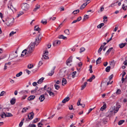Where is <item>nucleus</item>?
Masks as SVG:
<instances>
[{
	"instance_id": "obj_23",
	"label": "nucleus",
	"mask_w": 127,
	"mask_h": 127,
	"mask_svg": "<svg viewBox=\"0 0 127 127\" xmlns=\"http://www.w3.org/2000/svg\"><path fill=\"white\" fill-rule=\"evenodd\" d=\"M126 44L127 43H122L121 44H120L119 45V46L120 48H122L124 47Z\"/></svg>"
},
{
	"instance_id": "obj_27",
	"label": "nucleus",
	"mask_w": 127,
	"mask_h": 127,
	"mask_svg": "<svg viewBox=\"0 0 127 127\" xmlns=\"http://www.w3.org/2000/svg\"><path fill=\"white\" fill-rule=\"evenodd\" d=\"M35 96H30L28 98V100H32L34 99Z\"/></svg>"
},
{
	"instance_id": "obj_18",
	"label": "nucleus",
	"mask_w": 127,
	"mask_h": 127,
	"mask_svg": "<svg viewBox=\"0 0 127 127\" xmlns=\"http://www.w3.org/2000/svg\"><path fill=\"white\" fill-rule=\"evenodd\" d=\"M45 98L44 96H40L39 97V99L41 102L43 101Z\"/></svg>"
},
{
	"instance_id": "obj_9",
	"label": "nucleus",
	"mask_w": 127,
	"mask_h": 127,
	"mask_svg": "<svg viewBox=\"0 0 127 127\" xmlns=\"http://www.w3.org/2000/svg\"><path fill=\"white\" fill-rule=\"evenodd\" d=\"M47 91L49 94L50 95H54V93L51 91V88L48 87L47 90Z\"/></svg>"
},
{
	"instance_id": "obj_28",
	"label": "nucleus",
	"mask_w": 127,
	"mask_h": 127,
	"mask_svg": "<svg viewBox=\"0 0 127 127\" xmlns=\"http://www.w3.org/2000/svg\"><path fill=\"white\" fill-rule=\"evenodd\" d=\"M87 84V82H85L84 83V85H82V86L81 90H82L84 89L86 87V85Z\"/></svg>"
},
{
	"instance_id": "obj_62",
	"label": "nucleus",
	"mask_w": 127,
	"mask_h": 127,
	"mask_svg": "<svg viewBox=\"0 0 127 127\" xmlns=\"http://www.w3.org/2000/svg\"><path fill=\"white\" fill-rule=\"evenodd\" d=\"M30 127H36L35 125L34 124H31L29 126Z\"/></svg>"
},
{
	"instance_id": "obj_41",
	"label": "nucleus",
	"mask_w": 127,
	"mask_h": 127,
	"mask_svg": "<svg viewBox=\"0 0 127 127\" xmlns=\"http://www.w3.org/2000/svg\"><path fill=\"white\" fill-rule=\"evenodd\" d=\"M110 66H108L106 68L105 70L107 72H109L110 70Z\"/></svg>"
},
{
	"instance_id": "obj_58",
	"label": "nucleus",
	"mask_w": 127,
	"mask_h": 127,
	"mask_svg": "<svg viewBox=\"0 0 127 127\" xmlns=\"http://www.w3.org/2000/svg\"><path fill=\"white\" fill-rule=\"evenodd\" d=\"M6 95V92L4 91H2L1 92L0 95Z\"/></svg>"
},
{
	"instance_id": "obj_22",
	"label": "nucleus",
	"mask_w": 127,
	"mask_h": 127,
	"mask_svg": "<svg viewBox=\"0 0 127 127\" xmlns=\"http://www.w3.org/2000/svg\"><path fill=\"white\" fill-rule=\"evenodd\" d=\"M38 88L37 87H36L35 88V89L34 90H31V94H33L35 93L36 91V90L38 89Z\"/></svg>"
},
{
	"instance_id": "obj_38",
	"label": "nucleus",
	"mask_w": 127,
	"mask_h": 127,
	"mask_svg": "<svg viewBox=\"0 0 127 127\" xmlns=\"http://www.w3.org/2000/svg\"><path fill=\"white\" fill-rule=\"evenodd\" d=\"M24 14V13L23 11H20L18 14L17 15V17H19L21 16V15L23 14Z\"/></svg>"
},
{
	"instance_id": "obj_26",
	"label": "nucleus",
	"mask_w": 127,
	"mask_h": 127,
	"mask_svg": "<svg viewBox=\"0 0 127 127\" xmlns=\"http://www.w3.org/2000/svg\"><path fill=\"white\" fill-rule=\"evenodd\" d=\"M13 116V115L9 113H7L5 115V117H11Z\"/></svg>"
},
{
	"instance_id": "obj_56",
	"label": "nucleus",
	"mask_w": 127,
	"mask_h": 127,
	"mask_svg": "<svg viewBox=\"0 0 127 127\" xmlns=\"http://www.w3.org/2000/svg\"><path fill=\"white\" fill-rule=\"evenodd\" d=\"M55 89L57 90H58L60 87L59 86L57 85L56 84L55 85Z\"/></svg>"
},
{
	"instance_id": "obj_19",
	"label": "nucleus",
	"mask_w": 127,
	"mask_h": 127,
	"mask_svg": "<svg viewBox=\"0 0 127 127\" xmlns=\"http://www.w3.org/2000/svg\"><path fill=\"white\" fill-rule=\"evenodd\" d=\"M44 77H42L38 81L37 83L39 84H41L43 82V80H44Z\"/></svg>"
},
{
	"instance_id": "obj_36",
	"label": "nucleus",
	"mask_w": 127,
	"mask_h": 127,
	"mask_svg": "<svg viewBox=\"0 0 127 127\" xmlns=\"http://www.w3.org/2000/svg\"><path fill=\"white\" fill-rule=\"evenodd\" d=\"M76 71H74L71 73V75L73 78H74L75 77V75L76 74Z\"/></svg>"
},
{
	"instance_id": "obj_33",
	"label": "nucleus",
	"mask_w": 127,
	"mask_h": 127,
	"mask_svg": "<svg viewBox=\"0 0 127 127\" xmlns=\"http://www.w3.org/2000/svg\"><path fill=\"white\" fill-rule=\"evenodd\" d=\"M104 25V24L103 23H101L100 24L98 25L97 27L98 28H101Z\"/></svg>"
},
{
	"instance_id": "obj_59",
	"label": "nucleus",
	"mask_w": 127,
	"mask_h": 127,
	"mask_svg": "<svg viewBox=\"0 0 127 127\" xmlns=\"http://www.w3.org/2000/svg\"><path fill=\"white\" fill-rule=\"evenodd\" d=\"M21 93H25L26 94L28 93V91L27 90H24L21 92Z\"/></svg>"
},
{
	"instance_id": "obj_10",
	"label": "nucleus",
	"mask_w": 127,
	"mask_h": 127,
	"mask_svg": "<svg viewBox=\"0 0 127 127\" xmlns=\"http://www.w3.org/2000/svg\"><path fill=\"white\" fill-rule=\"evenodd\" d=\"M60 41L59 40H55L53 43V45L54 46L57 45L58 44L60 43Z\"/></svg>"
},
{
	"instance_id": "obj_15",
	"label": "nucleus",
	"mask_w": 127,
	"mask_h": 127,
	"mask_svg": "<svg viewBox=\"0 0 127 127\" xmlns=\"http://www.w3.org/2000/svg\"><path fill=\"white\" fill-rule=\"evenodd\" d=\"M69 99V98L68 97H67L64 98L62 101V102L63 103H65L68 101Z\"/></svg>"
},
{
	"instance_id": "obj_30",
	"label": "nucleus",
	"mask_w": 127,
	"mask_h": 127,
	"mask_svg": "<svg viewBox=\"0 0 127 127\" xmlns=\"http://www.w3.org/2000/svg\"><path fill=\"white\" fill-rule=\"evenodd\" d=\"M72 61V58L71 57H70L67 60L66 62H67V64L68 63H70Z\"/></svg>"
},
{
	"instance_id": "obj_31",
	"label": "nucleus",
	"mask_w": 127,
	"mask_h": 127,
	"mask_svg": "<svg viewBox=\"0 0 127 127\" xmlns=\"http://www.w3.org/2000/svg\"><path fill=\"white\" fill-rule=\"evenodd\" d=\"M113 49V47H111L109 48L108 51L106 52V54L107 55H108L109 53L110 52V51H111V50Z\"/></svg>"
},
{
	"instance_id": "obj_16",
	"label": "nucleus",
	"mask_w": 127,
	"mask_h": 127,
	"mask_svg": "<svg viewBox=\"0 0 127 127\" xmlns=\"http://www.w3.org/2000/svg\"><path fill=\"white\" fill-rule=\"evenodd\" d=\"M67 83V82L65 78H63L62 79V84L63 85L66 84Z\"/></svg>"
},
{
	"instance_id": "obj_42",
	"label": "nucleus",
	"mask_w": 127,
	"mask_h": 127,
	"mask_svg": "<svg viewBox=\"0 0 127 127\" xmlns=\"http://www.w3.org/2000/svg\"><path fill=\"white\" fill-rule=\"evenodd\" d=\"M89 17V16L87 15H85L84 16V18L83 19V21H84L85 19H88Z\"/></svg>"
},
{
	"instance_id": "obj_52",
	"label": "nucleus",
	"mask_w": 127,
	"mask_h": 127,
	"mask_svg": "<svg viewBox=\"0 0 127 127\" xmlns=\"http://www.w3.org/2000/svg\"><path fill=\"white\" fill-rule=\"evenodd\" d=\"M16 33V32H14L13 31H12L10 33V34H9V35L10 36H12L13 35V34H14L15 33Z\"/></svg>"
},
{
	"instance_id": "obj_3",
	"label": "nucleus",
	"mask_w": 127,
	"mask_h": 127,
	"mask_svg": "<svg viewBox=\"0 0 127 127\" xmlns=\"http://www.w3.org/2000/svg\"><path fill=\"white\" fill-rule=\"evenodd\" d=\"M14 20V18L12 17L7 18L5 20L6 21V24L8 26L12 25L13 22Z\"/></svg>"
},
{
	"instance_id": "obj_17",
	"label": "nucleus",
	"mask_w": 127,
	"mask_h": 127,
	"mask_svg": "<svg viewBox=\"0 0 127 127\" xmlns=\"http://www.w3.org/2000/svg\"><path fill=\"white\" fill-rule=\"evenodd\" d=\"M40 7V6L38 5H36L35 7L33 10V11L36 12L37 10Z\"/></svg>"
},
{
	"instance_id": "obj_57",
	"label": "nucleus",
	"mask_w": 127,
	"mask_h": 127,
	"mask_svg": "<svg viewBox=\"0 0 127 127\" xmlns=\"http://www.w3.org/2000/svg\"><path fill=\"white\" fill-rule=\"evenodd\" d=\"M8 8L9 9H10L12 10V8H13V7L11 5H8Z\"/></svg>"
},
{
	"instance_id": "obj_43",
	"label": "nucleus",
	"mask_w": 127,
	"mask_h": 127,
	"mask_svg": "<svg viewBox=\"0 0 127 127\" xmlns=\"http://www.w3.org/2000/svg\"><path fill=\"white\" fill-rule=\"evenodd\" d=\"M125 121L123 120H121L118 122V124L119 125H121Z\"/></svg>"
},
{
	"instance_id": "obj_1",
	"label": "nucleus",
	"mask_w": 127,
	"mask_h": 127,
	"mask_svg": "<svg viewBox=\"0 0 127 127\" xmlns=\"http://www.w3.org/2000/svg\"><path fill=\"white\" fill-rule=\"evenodd\" d=\"M42 37V36H41V34L40 33L38 36L37 37L35 38V42L32 43L30 47H31V48L34 49L35 45V44L36 46L38 45L41 41Z\"/></svg>"
},
{
	"instance_id": "obj_53",
	"label": "nucleus",
	"mask_w": 127,
	"mask_h": 127,
	"mask_svg": "<svg viewBox=\"0 0 127 127\" xmlns=\"http://www.w3.org/2000/svg\"><path fill=\"white\" fill-rule=\"evenodd\" d=\"M81 100V99L80 98H79L78 99V102L77 103V105L78 106H79L80 105V101Z\"/></svg>"
},
{
	"instance_id": "obj_54",
	"label": "nucleus",
	"mask_w": 127,
	"mask_h": 127,
	"mask_svg": "<svg viewBox=\"0 0 127 127\" xmlns=\"http://www.w3.org/2000/svg\"><path fill=\"white\" fill-rule=\"evenodd\" d=\"M121 91L120 89H118L116 92V94L117 95H119L121 94Z\"/></svg>"
},
{
	"instance_id": "obj_45",
	"label": "nucleus",
	"mask_w": 127,
	"mask_h": 127,
	"mask_svg": "<svg viewBox=\"0 0 127 127\" xmlns=\"http://www.w3.org/2000/svg\"><path fill=\"white\" fill-rule=\"evenodd\" d=\"M22 72L21 71L19 73H17L16 75V76L17 77H19L21 75H22Z\"/></svg>"
},
{
	"instance_id": "obj_6",
	"label": "nucleus",
	"mask_w": 127,
	"mask_h": 127,
	"mask_svg": "<svg viewBox=\"0 0 127 127\" xmlns=\"http://www.w3.org/2000/svg\"><path fill=\"white\" fill-rule=\"evenodd\" d=\"M34 30L35 31H38V32H37V35H38L37 36V37L39 35V34L40 33H41V36H42V35H41V33H40V31L41 30V29L40 28H39L38 27V26H35L34 27Z\"/></svg>"
},
{
	"instance_id": "obj_21",
	"label": "nucleus",
	"mask_w": 127,
	"mask_h": 127,
	"mask_svg": "<svg viewBox=\"0 0 127 127\" xmlns=\"http://www.w3.org/2000/svg\"><path fill=\"white\" fill-rule=\"evenodd\" d=\"M58 38L59 39H67L66 37L64 36L63 35H60L58 36Z\"/></svg>"
},
{
	"instance_id": "obj_35",
	"label": "nucleus",
	"mask_w": 127,
	"mask_h": 127,
	"mask_svg": "<svg viewBox=\"0 0 127 127\" xmlns=\"http://www.w3.org/2000/svg\"><path fill=\"white\" fill-rule=\"evenodd\" d=\"M30 47L29 51L28 52V53L30 54L31 53L32 51L33 50L34 48H31V47Z\"/></svg>"
},
{
	"instance_id": "obj_4",
	"label": "nucleus",
	"mask_w": 127,
	"mask_h": 127,
	"mask_svg": "<svg viewBox=\"0 0 127 127\" xmlns=\"http://www.w3.org/2000/svg\"><path fill=\"white\" fill-rule=\"evenodd\" d=\"M29 7V4L27 3H24L22 5V8L24 10H27Z\"/></svg>"
},
{
	"instance_id": "obj_37",
	"label": "nucleus",
	"mask_w": 127,
	"mask_h": 127,
	"mask_svg": "<svg viewBox=\"0 0 127 127\" xmlns=\"http://www.w3.org/2000/svg\"><path fill=\"white\" fill-rule=\"evenodd\" d=\"M41 23L44 24H46L47 23V20L45 19L42 20L41 21Z\"/></svg>"
},
{
	"instance_id": "obj_5",
	"label": "nucleus",
	"mask_w": 127,
	"mask_h": 127,
	"mask_svg": "<svg viewBox=\"0 0 127 127\" xmlns=\"http://www.w3.org/2000/svg\"><path fill=\"white\" fill-rule=\"evenodd\" d=\"M48 53V51L47 50H46L44 53V55H43L42 57L41 58L42 60L44 61V59H48L49 58V57L47 55Z\"/></svg>"
},
{
	"instance_id": "obj_51",
	"label": "nucleus",
	"mask_w": 127,
	"mask_h": 127,
	"mask_svg": "<svg viewBox=\"0 0 127 127\" xmlns=\"http://www.w3.org/2000/svg\"><path fill=\"white\" fill-rule=\"evenodd\" d=\"M79 12V9H77L75 10L73 12H72V13L73 14H76L77 13L76 12Z\"/></svg>"
},
{
	"instance_id": "obj_50",
	"label": "nucleus",
	"mask_w": 127,
	"mask_h": 127,
	"mask_svg": "<svg viewBox=\"0 0 127 127\" xmlns=\"http://www.w3.org/2000/svg\"><path fill=\"white\" fill-rule=\"evenodd\" d=\"M123 9L124 10L127 9V6H125L124 4H123Z\"/></svg>"
},
{
	"instance_id": "obj_11",
	"label": "nucleus",
	"mask_w": 127,
	"mask_h": 127,
	"mask_svg": "<svg viewBox=\"0 0 127 127\" xmlns=\"http://www.w3.org/2000/svg\"><path fill=\"white\" fill-rule=\"evenodd\" d=\"M95 76L94 75H92L91 77H90L89 79L87 80V81H89L90 82H91L92 80L95 79Z\"/></svg>"
},
{
	"instance_id": "obj_29",
	"label": "nucleus",
	"mask_w": 127,
	"mask_h": 127,
	"mask_svg": "<svg viewBox=\"0 0 127 127\" xmlns=\"http://www.w3.org/2000/svg\"><path fill=\"white\" fill-rule=\"evenodd\" d=\"M101 58L99 57L96 60V64L101 63Z\"/></svg>"
},
{
	"instance_id": "obj_60",
	"label": "nucleus",
	"mask_w": 127,
	"mask_h": 127,
	"mask_svg": "<svg viewBox=\"0 0 127 127\" xmlns=\"http://www.w3.org/2000/svg\"><path fill=\"white\" fill-rule=\"evenodd\" d=\"M69 109L70 110H72L73 109V106L72 105H71L70 106H69Z\"/></svg>"
},
{
	"instance_id": "obj_44",
	"label": "nucleus",
	"mask_w": 127,
	"mask_h": 127,
	"mask_svg": "<svg viewBox=\"0 0 127 127\" xmlns=\"http://www.w3.org/2000/svg\"><path fill=\"white\" fill-rule=\"evenodd\" d=\"M28 109V108L27 107H25L23 108L22 112V113L26 111Z\"/></svg>"
},
{
	"instance_id": "obj_12",
	"label": "nucleus",
	"mask_w": 127,
	"mask_h": 127,
	"mask_svg": "<svg viewBox=\"0 0 127 127\" xmlns=\"http://www.w3.org/2000/svg\"><path fill=\"white\" fill-rule=\"evenodd\" d=\"M55 67H56L55 66H54L53 67L52 69L51 70V72H50L48 73V74L49 75H50V76H51L52 75H53V74L54 73V70L55 68Z\"/></svg>"
},
{
	"instance_id": "obj_13",
	"label": "nucleus",
	"mask_w": 127,
	"mask_h": 127,
	"mask_svg": "<svg viewBox=\"0 0 127 127\" xmlns=\"http://www.w3.org/2000/svg\"><path fill=\"white\" fill-rule=\"evenodd\" d=\"M16 102V99L15 97L13 98L10 101V103L12 105L14 104Z\"/></svg>"
},
{
	"instance_id": "obj_25",
	"label": "nucleus",
	"mask_w": 127,
	"mask_h": 127,
	"mask_svg": "<svg viewBox=\"0 0 127 127\" xmlns=\"http://www.w3.org/2000/svg\"><path fill=\"white\" fill-rule=\"evenodd\" d=\"M87 2L84 3L80 7V9H83L87 5Z\"/></svg>"
},
{
	"instance_id": "obj_47",
	"label": "nucleus",
	"mask_w": 127,
	"mask_h": 127,
	"mask_svg": "<svg viewBox=\"0 0 127 127\" xmlns=\"http://www.w3.org/2000/svg\"><path fill=\"white\" fill-rule=\"evenodd\" d=\"M116 3H112L111 5L109 6V7H113L114 6L116 5Z\"/></svg>"
},
{
	"instance_id": "obj_46",
	"label": "nucleus",
	"mask_w": 127,
	"mask_h": 127,
	"mask_svg": "<svg viewBox=\"0 0 127 127\" xmlns=\"http://www.w3.org/2000/svg\"><path fill=\"white\" fill-rule=\"evenodd\" d=\"M38 118H36L34 119L32 122L33 123H36L38 121Z\"/></svg>"
},
{
	"instance_id": "obj_34",
	"label": "nucleus",
	"mask_w": 127,
	"mask_h": 127,
	"mask_svg": "<svg viewBox=\"0 0 127 127\" xmlns=\"http://www.w3.org/2000/svg\"><path fill=\"white\" fill-rule=\"evenodd\" d=\"M106 108V104H104L100 108V110L103 111Z\"/></svg>"
},
{
	"instance_id": "obj_39",
	"label": "nucleus",
	"mask_w": 127,
	"mask_h": 127,
	"mask_svg": "<svg viewBox=\"0 0 127 127\" xmlns=\"http://www.w3.org/2000/svg\"><path fill=\"white\" fill-rule=\"evenodd\" d=\"M85 50V49L83 47H81L80 49V51L79 52L81 53L82 52L84 51Z\"/></svg>"
},
{
	"instance_id": "obj_64",
	"label": "nucleus",
	"mask_w": 127,
	"mask_h": 127,
	"mask_svg": "<svg viewBox=\"0 0 127 127\" xmlns=\"http://www.w3.org/2000/svg\"><path fill=\"white\" fill-rule=\"evenodd\" d=\"M113 77V75L112 74L109 77V79L110 81L112 78Z\"/></svg>"
},
{
	"instance_id": "obj_63",
	"label": "nucleus",
	"mask_w": 127,
	"mask_h": 127,
	"mask_svg": "<svg viewBox=\"0 0 127 127\" xmlns=\"http://www.w3.org/2000/svg\"><path fill=\"white\" fill-rule=\"evenodd\" d=\"M26 72L28 74H29L31 73V72L28 69H26L25 70Z\"/></svg>"
},
{
	"instance_id": "obj_24",
	"label": "nucleus",
	"mask_w": 127,
	"mask_h": 127,
	"mask_svg": "<svg viewBox=\"0 0 127 127\" xmlns=\"http://www.w3.org/2000/svg\"><path fill=\"white\" fill-rule=\"evenodd\" d=\"M104 46H103L102 45H101L100 47L98 50V53H99V54L100 55L101 53L100 52L101 51L103 48L104 47Z\"/></svg>"
},
{
	"instance_id": "obj_55",
	"label": "nucleus",
	"mask_w": 127,
	"mask_h": 127,
	"mask_svg": "<svg viewBox=\"0 0 127 127\" xmlns=\"http://www.w3.org/2000/svg\"><path fill=\"white\" fill-rule=\"evenodd\" d=\"M103 6H102L101 7H100V10H99L98 11V12H99L100 11H102L104 9V8Z\"/></svg>"
},
{
	"instance_id": "obj_32",
	"label": "nucleus",
	"mask_w": 127,
	"mask_h": 127,
	"mask_svg": "<svg viewBox=\"0 0 127 127\" xmlns=\"http://www.w3.org/2000/svg\"><path fill=\"white\" fill-rule=\"evenodd\" d=\"M64 32L67 35H68L69 34V30L67 29H66L64 31Z\"/></svg>"
},
{
	"instance_id": "obj_49",
	"label": "nucleus",
	"mask_w": 127,
	"mask_h": 127,
	"mask_svg": "<svg viewBox=\"0 0 127 127\" xmlns=\"http://www.w3.org/2000/svg\"><path fill=\"white\" fill-rule=\"evenodd\" d=\"M5 113L4 112H2L1 113V114L0 115V116L2 118H4V116L5 117Z\"/></svg>"
},
{
	"instance_id": "obj_61",
	"label": "nucleus",
	"mask_w": 127,
	"mask_h": 127,
	"mask_svg": "<svg viewBox=\"0 0 127 127\" xmlns=\"http://www.w3.org/2000/svg\"><path fill=\"white\" fill-rule=\"evenodd\" d=\"M42 124L40 122H39L38 124V127H42Z\"/></svg>"
},
{
	"instance_id": "obj_14",
	"label": "nucleus",
	"mask_w": 127,
	"mask_h": 127,
	"mask_svg": "<svg viewBox=\"0 0 127 127\" xmlns=\"http://www.w3.org/2000/svg\"><path fill=\"white\" fill-rule=\"evenodd\" d=\"M46 87H47L46 85H45L44 86V88H42L41 89H40L39 90H38L37 91V92L38 93V95L40 94L41 93V90H45V89Z\"/></svg>"
},
{
	"instance_id": "obj_8",
	"label": "nucleus",
	"mask_w": 127,
	"mask_h": 127,
	"mask_svg": "<svg viewBox=\"0 0 127 127\" xmlns=\"http://www.w3.org/2000/svg\"><path fill=\"white\" fill-rule=\"evenodd\" d=\"M13 55H15L14 56H13L12 55H9V58H10V60H11L15 58L18 56L17 51L15 52V53L13 54Z\"/></svg>"
},
{
	"instance_id": "obj_20",
	"label": "nucleus",
	"mask_w": 127,
	"mask_h": 127,
	"mask_svg": "<svg viewBox=\"0 0 127 127\" xmlns=\"http://www.w3.org/2000/svg\"><path fill=\"white\" fill-rule=\"evenodd\" d=\"M27 51L26 49L24 50L22 52V54L21 55V56H23L25 55L27 53Z\"/></svg>"
},
{
	"instance_id": "obj_48",
	"label": "nucleus",
	"mask_w": 127,
	"mask_h": 127,
	"mask_svg": "<svg viewBox=\"0 0 127 127\" xmlns=\"http://www.w3.org/2000/svg\"><path fill=\"white\" fill-rule=\"evenodd\" d=\"M33 65H32L31 64H29L28 66V68L31 69L33 67Z\"/></svg>"
},
{
	"instance_id": "obj_2",
	"label": "nucleus",
	"mask_w": 127,
	"mask_h": 127,
	"mask_svg": "<svg viewBox=\"0 0 127 127\" xmlns=\"http://www.w3.org/2000/svg\"><path fill=\"white\" fill-rule=\"evenodd\" d=\"M121 107L120 105H117L116 107L115 106L112 107L109 111V112L111 113L112 115H114L115 114L117 113L119 110V108Z\"/></svg>"
},
{
	"instance_id": "obj_40",
	"label": "nucleus",
	"mask_w": 127,
	"mask_h": 127,
	"mask_svg": "<svg viewBox=\"0 0 127 127\" xmlns=\"http://www.w3.org/2000/svg\"><path fill=\"white\" fill-rule=\"evenodd\" d=\"M24 119H23L22 120L21 122H20V124H19V127H21L22 126L23 124V121H24Z\"/></svg>"
},
{
	"instance_id": "obj_7",
	"label": "nucleus",
	"mask_w": 127,
	"mask_h": 127,
	"mask_svg": "<svg viewBox=\"0 0 127 127\" xmlns=\"http://www.w3.org/2000/svg\"><path fill=\"white\" fill-rule=\"evenodd\" d=\"M34 115V113L32 112L30 113L28 115V119L32 120L33 118Z\"/></svg>"
}]
</instances>
